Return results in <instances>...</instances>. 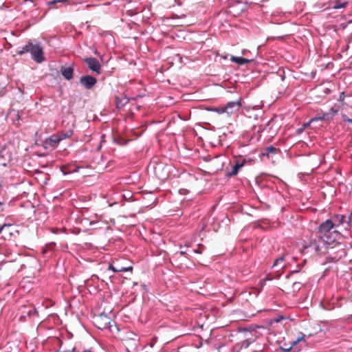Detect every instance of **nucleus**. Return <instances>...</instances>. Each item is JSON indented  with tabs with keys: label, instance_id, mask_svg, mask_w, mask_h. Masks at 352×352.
Listing matches in <instances>:
<instances>
[{
	"label": "nucleus",
	"instance_id": "9",
	"mask_svg": "<svg viewBox=\"0 0 352 352\" xmlns=\"http://www.w3.org/2000/svg\"><path fill=\"white\" fill-rule=\"evenodd\" d=\"M73 72H74V69L71 67L61 68V74L64 76V78L67 80H70L72 78Z\"/></svg>",
	"mask_w": 352,
	"mask_h": 352
},
{
	"label": "nucleus",
	"instance_id": "11",
	"mask_svg": "<svg viewBox=\"0 0 352 352\" xmlns=\"http://www.w3.org/2000/svg\"><path fill=\"white\" fill-rule=\"evenodd\" d=\"M109 269L115 272H129V271L132 270V267L129 266L127 267H116L113 266V265H110L109 267Z\"/></svg>",
	"mask_w": 352,
	"mask_h": 352
},
{
	"label": "nucleus",
	"instance_id": "10",
	"mask_svg": "<svg viewBox=\"0 0 352 352\" xmlns=\"http://www.w3.org/2000/svg\"><path fill=\"white\" fill-rule=\"evenodd\" d=\"M13 230L10 224H4L0 228V232L4 233L6 237L7 236L12 235V230Z\"/></svg>",
	"mask_w": 352,
	"mask_h": 352
},
{
	"label": "nucleus",
	"instance_id": "29",
	"mask_svg": "<svg viewBox=\"0 0 352 352\" xmlns=\"http://www.w3.org/2000/svg\"><path fill=\"white\" fill-rule=\"evenodd\" d=\"M94 54H96V55H99V54L98 53L97 51H95Z\"/></svg>",
	"mask_w": 352,
	"mask_h": 352
},
{
	"label": "nucleus",
	"instance_id": "21",
	"mask_svg": "<svg viewBox=\"0 0 352 352\" xmlns=\"http://www.w3.org/2000/svg\"><path fill=\"white\" fill-rule=\"evenodd\" d=\"M324 118L323 117H320V118H313L311 119L309 122H307V124H304V126L306 127L307 126H309L310 124V123L314 120H322Z\"/></svg>",
	"mask_w": 352,
	"mask_h": 352
},
{
	"label": "nucleus",
	"instance_id": "28",
	"mask_svg": "<svg viewBox=\"0 0 352 352\" xmlns=\"http://www.w3.org/2000/svg\"><path fill=\"white\" fill-rule=\"evenodd\" d=\"M344 98V96H343V93H342V95L340 96V100H342V98Z\"/></svg>",
	"mask_w": 352,
	"mask_h": 352
},
{
	"label": "nucleus",
	"instance_id": "22",
	"mask_svg": "<svg viewBox=\"0 0 352 352\" xmlns=\"http://www.w3.org/2000/svg\"><path fill=\"white\" fill-rule=\"evenodd\" d=\"M267 150L268 153H274L276 152V148L274 147H272V146L268 147Z\"/></svg>",
	"mask_w": 352,
	"mask_h": 352
},
{
	"label": "nucleus",
	"instance_id": "19",
	"mask_svg": "<svg viewBox=\"0 0 352 352\" xmlns=\"http://www.w3.org/2000/svg\"><path fill=\"white\" fill-rule=\"evenodd\" d=\"M204 250V246L201 244H199L197 249L194 250V252L197 254H201Z\"/></svg>",
	"mask_w": 352,
	"mask_h": 352
},
{
	"label": "nucleus",
	"instance_id": "27",
	"mask_svg": "<svg viewBox=\"0 0 352 352\" xmlns=\"http://www.w3.org/2000/svg\"><path fill=\"white\" fill-rule=\"evenodd\" d=\"M180 254H181L182 255H183V254H186V252H185L184 251H181V252H180Z\"/></svg>",
	"mask_w": 352,
	"mask_h": 352
},
{
	"label": "nucleus",
	"instance_id": "14",
	"mask_svg": "<svg viewBox=\"0 0 352 352\" xmlns=\"http://www.w3.org/2000/svg\"><path fill=\"white\" fill-rule=\"evenodd\" d=\"M243 166V164H238L236 163L233 167H232V170L230 173V176H233V175H236L237 173H238V171L239 170V168H241V167Z\"/></svg>",
	"mask_w": 352,
	"mask_h": 352
},
{
	"label": "nucleus",
	"instance_id": "8",
	"mask_svg": "<svg viewBox=\"0 0 352 352\" xmlns=\"http://www.w3.org/2000/svg\"><path fill=\"white\" fill-rule=\"evenodd\" d=\"M231 61L237 63L239 65H245L250 63L253 60V58H245L242 57H236L232 56L230 58Z\"/></svg>",
	"mask_w": 352,
	"mask_h": 352
},
{
	"label": "nucleus",
	"instance_id": "24",
	"mask_svg": "<svg viewBox=\"0 0 352 352\" xmlns=\"http://www.w3.org/2000/svg\"><path fill=\"white\" fill-rule=\"evenodd\" d=\"M330 111L333 113H336L338 111V109L336 107H332Z\"/></svg>",
	"mask_w": 352,
	"mask_h": 352
},
{
	"label": "nucleus",
	"instance_id": "1",
	"mask_svg": "<svg viewBox=\"0 0 352 352\" xmlns=\"http://www.w3.org/2000/svg\"><path fill=\"white\" fill-rule=\"evenodd\" d=\"M320 238L324 244L331 245L338 235V232L329 219L322 222L318 228Z\"/></svg>",
	"mask_w": 352,
	"mask_h": 352
},
{
	"label": "nucleus",
	"instance_id": "6",
	"mask_svg": "<svg viewBox=\"0 0 352 352\" xmlns=\"http://www.w3.org/2000/svg\"><path fill=\"white\" fill-rule=\"evenodd\" d=\"M241 106V100L234 102H229L226 106H224L225 111L227 114L230 115L234 111L239 109Z\"/></svg>",
	"mask_w": 352,
	"mask_h": 352
},
{
	"label": "nucleus",
	"instance_id": "23",
	"mask_svg": "<svg viewBox=\"0 0 352 352\" xmlns=\"http://www.w3.org/2000/svg\"><path fill=\"white\" fill-rule=\"evenodd\" d=\"M343 120L345 121V122H348L349 123H351L352 124V119L351 118H349L347 116H343Z\"/></svg>",
	"mask_w": 352,
	"mask_h": 352
},
{
	"label": "nucleus",
	"instance_id": "17",
	"mask_svg": "<svg viewBox=\"0 0 352 352\" xmlns=\"http://www.w3.org/2000/svg\"><path fill=\"white\" fill-rule=\"evenodd\" d=\"M72 132L69 131L67 133H60V134L58 135V136H59V138H61V140H64V139H66V138L70 137L72 135Z\"/></svg>",
	"mask_w": 352,
	"mask_h": 352
},
{
	"label": "nucleus",
	"instance_id": "13",
	"mask_svg": "<svg viewBox=\"0 0 352 352\" xmlns=\"http://www.w3.org/2000/svg\"><path fill=\"white\" fill-rule=\"evenodd\" d=\"M32 43H30L22 47V50L19 52V54H22L25 52H30L32 47Z\"/></svg>",
	"mask_w": 352,
	"mask_h": 352
},
{
	"label": "nucleus",
	"instance_id": "16",
	"mask_svg": "<svg viewBox=\"0 0 352 352\" xmlns=\"http://www.w3.org/2000/svg\"><path fill=\"white\" fill-rule=\"evenodd\" d=\"M209 111H214V112H217V113L219 114H222V113H226L225 111V109H224V107H217V108H215V107H211L210 109H208Z\"/></svg>",
	"mask_w": 352,
	"mask_h": 352
},
{
	"label": "nucleus",
	"instance_id": "2",
	"mask_svg": "<svg viewBox=\"0 0 352 352\" xmlns=\"http://www.w3.org/2000/svg\"><path fill=\"white\" fill-rule=\"evenodd\" d=\"M32 58L37 63H42L44 60L43 51L38 45H32L30 52Z\"/></svg>",
	"mask_w": 352,
	"mask_h": 352
},
{
	"label": "nucleus",
	"instance_id": "5",
	"mask_svg": "<svg viewBox=\"0 0 352 352\" xmlns=\"http://www.w3.org/2000/svg\"><path fill=\"white\" fill-rule=\"evenodd\" d=\"M61 141V138L58 135H52L43 142V146L46 149L54 148Z\"/></svg>",
	"mask_w": 352,
	"mask_h": 352
},
{
	"label": "nucleus",
	"instance_id": "4",
	"mask_svg": "<svg viewBox=\"0 0 352 352\" xmlns=\"http://www.w3.org/2000/svg\"><path fill=\"white\" fill-rule=\"evenodd\" d=\"M80 82L86 89H90L96 84L97 80L91 76L87 75L80 78Z\"/></svg>",
	"mask_w": 352,
	"mask_h": 352
},
{
	"label": "nucleus",
	"instance_id": "25",
	"mask_svg": "<svg viewBox=\"0 0 352 352\" xmlns=\"http://www.w3.org/2000/svg\"><path fill=\"white\" fill-rule=\"evenodd\" d=\"M314 248H315L316 252H320L321 251V248L319 245H315Z\"/></svg>",
	"mask_w": 352,
	"mask_h": 352
},
{
	"label": "nucleus",
	"instance_id": "26",
	"mask_svg": "<svg viewBox=\"0 0 352 352\" xmlns=\"http://www.w3.org/2000/svg\"><path fill=\"white\" fill-rule=\"evenodd\" d=\"M249 53V51L248 50H243L242 52V54L244 55V56H247V54Z\"/></svg>",
	"mask_w": 352,
	"mask_h": 352
},
{
	"label": "nucleus",
	"instance_id": "15",
	"mask_svg": "<svg viewBox=\"0 0 352 352\" xmlns=\"http://www.w3.org/2000/svg\"><path fill=\"white\" fill-rule=\"evenodd\" d=\"M283 261H284V256H280V258H277L274 261L273 267H278V265H280V268H283L284 267V265H282V263L283 262Z\"/></svg>",
	"mask_w": 352,
	"mask_h": 352
},
{
	"label": "nucleus",
	"instance_id": "20",
	"mask_svg": "<svg viewBox=\"0 0 352 352\" xmlns=\"http://www.w3.org/2000/svg\"><path fill=\"white\" fill-rule=\"evenodd\" d=\"M301 284L298 282H295L293 283L292 289L294 292L298 291L300 288Z\"/></svg>",
	"mask_w": 352,
	"mask_h": 352
},
{
	"label": "nucleus",
	"instance_id": "18",
	"mask_svg": "<svg viewBox=\"0 0 352 352\" xmlns=\"http://www.w3.org/2000/svg\"><path fill=\"white\" fill-rule=\"evenodd\" d=\"M58 3H67L68 0H53L52 1L48 2V5H53Z\"/></svg>",
	"mask_w": 352,
	"mask_h": 352
},
{
	"label": "nucleus",
	"instance_id": "3",
	"mask_svg": "<svg viewBox=\"0 0 352 352\" xmlns=\"http://www.w3.org/2000/svg\"><path fill=\"white\" fill-rule=\"evenodd\" d=\"M85 62L87 65L88 67L93 72L100 74L101 65L99 61L95 58H87L85 59Z\"/></svg>",
	"mask_w": 352,
	"mask_h": 352
},
{
	"label": "nucleus",
	"instance_id": "7",
	"mask_svg": "<svg viewBox=\"0 0 352 352\" xmlns=\"http://www.w3.org/2000/svg\"><path fill=\"white\" fill-rule=\"evenodd\" d=\"M346 217L344 215L338 214L333 216L331 219H329L331 223H333V226L336 229L340 226L342 225L345 221Z\"/></svg>",
	"mask_w": 352,
	"mask_h": 352
},
{
	"label": "nucleus",
	"instance_id": "12",
	"mask_svg": "<svg viewBox=\"0 0 352 352\" xmlns=\"http://www.w3.org/2000/svg\"><path fill=\"white\" fill-rule=\"evenodd\" d=\"M347 4L346 1L341 2L338 0H336L335 1H332L330 4V6L333 9H340L344 8Z\"/></svg>",
	"mask_w": 352,
	"mask_h": 352
}]
</instances>
